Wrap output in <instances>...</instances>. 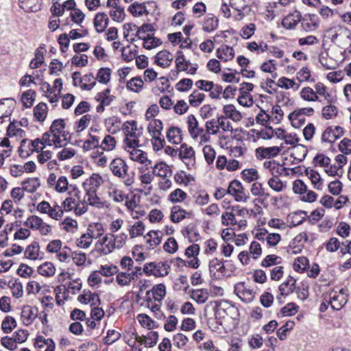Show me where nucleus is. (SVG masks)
<instances>
[{"label": "nucleus", "mask_w": 351, "mask_h": 351, "mask_svg": "<svg viewBox=\"0 0 351 351\" xmlns=\"http://www.w3.org/2000/svg\"><path fill=\"white\" fill-rule=\"evenodd\" d=\"M110 168L115 176L123 179L126 186H130L134 182V177L128 173V165L121 158L114 159L110 163Z\"/></svg>", "instance_id": "f257e3e1"}, {"label": "nucleus", "mask_w": 351, "mask_h": 351, "mask_svg": "<svg viewBox=\"0 0 351 351\" xmlns=\"http://www.w3.org/2000/svg\"><path fill=\"white\" fill-rule=\"evenodd\" d=\"M171 267L167 261L150 262L143 267V271L147 276L153 275L156 277H163L169 274Z\"/></svg>", "instance_id": "f03ea898"}, {"label": "nucleus", "mask_w": 351, "mask_h": 351, "mask_svg": "<svg viewBox=\"0 0 351 351\" xmlns=\"http://www.w3.org/2000/svg\"><path fill=\"white\" fill-rule=\"evenodd\" d=\"M39 145H44V142L38 138L31 141L29 143H28V139H23L19 148V156L22 158H26L34 152H40L45 147L40 148Z\"/></svg>", "instance_id": "7ed1b4c3"}, {"label": "nucleus", "mask_w": 351, "mask_h": 351, "mask_svg": "<svg viewBox=\"0 0 351 351\" xmlns=\"http://www.w3.org/2000/svg\"><path fill=\"white\" fill-rule=\"evenodd\" d=\"M126 238L127 235L125 234H121L117 236L110 234L105 236L101 243V245H104L108 250L104 253L107 254L111 252L115 247H122L125 244V240Z\"/></svg>", "instance_id": "20e7f679"}, {"label": "nucleus", "mask_w": 351, "mask_h": 351, "mask_svg": "<svg viewBox=\"0 0 351 351\" xmlns=\"http://www.w3.org/2000/svg\"><path fill=\"white\" fill-rule=\"evenodd\" d=\"M64 129L65 123L64 119H58L52 122L50 127V132L53 136V143L56 147H62L66 144V143H62V140L60 139V134H62Z\"/></svg>", "instance_id": "39448f33"}, {"label": "nucleus", "mask_w": 351, "mask_h": 351, "mask_svg": "<svg viewBox=\"0 0 351 351\" xmlns=\"http://www.w3.org/2000/svg\"><path fill=\"white\" fill-rule=\"evenodd\" d=\"M227 193L234 195V199L237 202H247L248 196L244 192V188L243 187L240 181L237 180H232L227 189Z\"/></svg>", "instance_id": "423d86ee"}, {"label": "nucleus", "mask_w": 351, "mask_h": 351, "mask_svg": "<svg viewBox=\"0 0 351 351\" xmlns=\"http://www.w3.org/2000/svg\"><path fill=\"white\" fill-rule=\"evenodd\" d=\"M344 134V130L340 126H329L323 132L322 141L333 143Z\"/></svg>", "instance_id": "0eeeda50"}, {"label": "nucleus", "mask_w": 351, "mask_h": 351, "mask_svg": "<svg viewBox=\"0 0 351 351\" xmlns=\"http://www.w3.org/2000/svg\"><path fill=\"white\" fill-rule=\"evenodd\" d=\"M234 291L237 296L245 303L251 302L254 298L255 292L245 287L243 282H240L235 286Z\"/></svg>", "instance_id": "6e6552de"}, {"label": "nucleus", "mask_w": 351, "mask_h": 351, "mask_svg": "<svg viewBox=\"0 0 351 351\" xmlns=\"http://www.w3.org/2000/svg\"><path fill=\"white\" fill-rule=\"evenodd\" d=\"M348 289L342 288L337 295L335 293L330 297V304L333 309L340 310L348 301Z\"/></svg>", "instance_id": "1a4fd4ad"}, {"label": "nucleus", "mask_w": 351, "mask_h": 351, "mask_svg": "<svg viewBox=\"0 0 351 351\" xmlns=\"http://www.w3.org/2000/svg\"><path fill=\"white\" fill-rule=\"evenodd\" d=\"M134 336L135 341H138L141 344H145L147 347H152L156 344L158 335L156 331L152 330L147 333V335L139 336L136 332H132Z\"/></svg>", "instance_id": "9d476101"}, {"label": "nucleus", "mask_w": 351, "mask_h": 351, "mask_svg": "<svg viewBox=\"0 0 351 351\" xmlns=\"http://www.w3.org/2000/svg\"><path fill=\"white\" fill-rule=\"evenodd\" d=\"M301 20V13L299 11L295 10L292 13H289L282 19V25L287 29H293Z\"/></svg>", "instance_id": "9b49d317"}, {"label": "nucleus", "mask_w": 351, "mask_h": 351, "mask_svg": "<svg viewBox=\"0 0 351 351\" xmlns=\"http://www.w3.org/2000/svg\"><path fill=\"white\" fill-rule=\"evenodd\" d=\"M141 267H136L135 271L131 273H125V272H120L117 275V282L121 286H125L130 284V282L134 280L136 277L138 276V274H142L141 273Z\"/></svg>", "instance_id": "f8f14e48"}, {"label": "nucleus", "mask_w": 351, "mask_h": 351, "mask_svg": "<svg viewBox=\"0 0 351 351\" xmlns=\"http://www.w3.org/2000/svg\"><path fill=\"white\" fill-rule=\"evenodd\" d=\"M281 151V147L273 146L269 147H260L256 149V154L259 158H271L277 156Z\"/></svg>", "instance_id": "ddd939ff"}, {"label": "nucleus", "mask_w": 351, "mask_h": 351, "mask_svg": "<svg viewBox=\"0 0 351 351\" xmlns=\"http://www.w3.org/2000/svg\"><path fill=\"white\" fill-rule=\"evenodd\" d=\"M172 60V55L167 50H162L155 56V63L162 68L168 67Z\"/></svg>", "instance_id": "4468645a"}, {"label": "nucleus", "mask_w": 351, "mask_h": 351, "mask_svg": "<svg viewBox=\"0 0 351 351\" xmlns=\"http://www.w3.org/2000/svg\"><path fill=\"white\" fill-rule=\"evenodd\" d=\"M295 282V280L289 276L287 280L282 283L278 287L280 295L287 296L294 292L296 290Z\"/></svg>", "instance_id": "2eb2a0df"}, {"label": "nucleus", "mask_w": 351, "mask_h": 351, "mask_svg": "<svg viewBox=\"0 0 351 351\" xmlns=\"http://www.w3.org/2000/svg\"><path fill=\"white\" fill-rule=\"evenodd\" d=\"M167 138L171 143H180L182 141V130L175 126L170 127L167 132Z\"/></svg>", "instance_id": "dca6fc26"}, {"label": "nucleus", "mask_w": 351, "mask_h": 351, "mask_svg": "<svg viewBox=\"0 0 351 351\" xmlns=\"http://www.w3.org/2000/svg\"><path fill=\"white\" fill-rule=\"evenodd\" d=\"M34 346L37 348H45L44 351H54L55 343L51 339H45L44 337L38 336L36 338Z\"/></svg>", "instance_id": "f3484780"}, {"label": "nucleus", "mask_w": 351, "mask_h": 351, "mask_svg": "<svg viewBox=\"0 0 351 351\" xmlns=\"http://www.w3.org/2000/svg\"><path fill=\"white\" fill-rule=\"evenodd\" d=\"M216 53L217 58L225 62L232 60L234 56L233 48L228 45H224L219 48Z\"/></svg>", "instance_id": "a211bd4d"}, {"label": "nucleus", "mask_w": 351, "mask_h": 351, "mask_svg": "<svg viewBox=\"0 0 351 351\" xmlns=\"http://www.w3.org/2000/svg\"><path fill=\"white\" fill-rule=\"evenodd\" d=\"M219 20L213 14H208L204 19L203 30L206 32H211L218 27Z\"/></svg>", "instance_id": "6ab92c4d"}, {"label": "nucleus", "mask_w": 351, "mask_h": 351, "mask_svg": "<svg viewBox=\"0 0 351 351\" xmlns=\"http://www.w3.org/2000/svg\"><path fill=\"white\" fill-rule=\"evenodd\" d=\"M153 173L157 176L165 178L168 174L171 175V170L165 162H160L153 167Z\"/></svg>", "instance_id": "aec40b11"}, {"label": "nucleus", "mask_w": 351, "mask_h": 351, "mask_svg": "<svg viewBox=\"0 0 351 351\" xmlns=\"http://www.w3.org/2000/svg\"><path fill=\"white\" fill-rule=\"evenodd\" d=\"M223 112L226 116V117H228L234 121H240L242 118L241 112L232 104L224 106Z\"/></svg>", "instance_id": "412c9836"}, {"label": "nucleus", "mask_w": 351, "mask_h": 351, "mask_svg": "<svg viewBox=\"0 0 351 351\" xmlns=\"http://www.w3.org/2000/svg\"><path fill=\"white\" fill-rule=\"evenodd\" d=\"M152 292V295L155 301L160 302L166 294V287L164 284H158L153 287L152 291H147L148 295L149 292Z\"/></svg>", "instance_id": "4be33fe9"}, {"label": "nucleus", "mask_w": 351, "mask_h": 351, "mask_svg": "<svg viewBox=\"0 0 351 351\" xmlns=\"http://www.w3.org/2000/svg\"><path fill=\"white\" fill-rule=\"evenodd\" d=\"M47 114V106L44 102H40L34 108V117L39 121H43Z\"/></svg>", "instance_id": "5701e85b"}, {"label": "nucleus", "mask_w": 351, "mask_h": 351, "mask_svg": "<svg viewBox=\"0 0 351 351\" xmlns=\"http://www.w3.org/2000/svg\"><path fill=\"white\" fill-rule=\"evenodd\" d=\"M162 128V122L159 119H154L153 121L149 123L147 127V130L152 134V137L160 136L161 135Z\"/></svg>", "instance_id": "b1692460"}, {"label": "nucleus", "mask_w": 351, "mask_h": 351, "mask_svg": "<svg viewBox=\"0 0 351 351\" xmlns=\"http://www.w3.org/2000/svg\"><path fill=\"white\" fill-rule=\"evenodd\" d=\"M80 82L82 83L81 88L83 90H90L96 84L95 79L93 73L84 75L80 78Z\"/></svg>", "instance_id": "393cba45"}, {"label": "nucleus", "mask_w": 351, "mask_h": 351, "mask_svg": "<svg viewBox=\"0 0 351 351\" xmlns=\"http://www.w3.org/2000/svg\"><path fill=\"white\" fill-rule=\"evenodd\" d=\"M55 271L56 267L51 262H45L38 267V273L43 276H53Z\"/></svg>", "instance_id": "a878e982"}, {"label": "nucleus", "mask_w": 351, "mask_h": 351, "mask_svg": "<svg viewBox=\"0 0 351 351\" xmlns=\"http://www.w3.org/2000/svg\"><path fill=\"white\" fill-rule=\"evenodd\" d=\"M40 185V180L38 178H28L23 182V189L28 193H34Z\"/></svg>", "instance_id": "bb28decb"}, {"label": "nucleus", "mask_w": 351, "mask_h": 351, "mask_svg": "<svg viewBox=\"0 0 351 351\" xmlns=\"http://www.w3.org/2000/svg\"><path fill=\"white\" fill-rule=\"evenodd\" d=\"M184 237H187L189 242L193 243L197 241L199 238V234L194 225H189L186 227L185 230L182 232Z\"/></svg>", "instance_id": "cd10ccee"}, {"label": "nucleus", "mask_w": 351, "mask_h": 351, "mask_svg": "<svg viewBox=\"0 0 351 351\" xmlns=\"http://www.w3.org/2000/svg\"><path fill=\"white\" fill-rule=\"evenodd\" d=\"M39 248L38 243L36 241L33 242L27 247L25 251V257L31 260H36L38 256Z\"/></svg>", "instance_id": "c85d7f7f"}, {"label": "nucleus", "mask_w": 351, "mask_h": 351, "mask_svg": "<svg viewBox=\"0 0 351 351\" xmlns=\"http://www.w3.org/2000/svg\"><path fill=\"white\" fill-rule=\"evenodd\" d=\"M128 11L134 16H140L143 14H148V12L146 9V6L144 3H134L129 6Z\"/></svg>", "instance_id": "c756f323"}, {"label": "nucleus", "mask_w": 351, "mask_h": 351, "mask_svg": "<svg viewBox=\"0 0 351 351\" xmlns=\"http://www.w3.org/2000/svg\"><path fill=\"white\" fill-rule=\"evenodd\" d=\"M186 210L178 206H175L171 209V220L173 223H179L185 218Z\"/></svg>", "instance_id": "7c9ffc66"}, {"label": "nucleus", "mask_w": 351, "mask_h": 351, "mask_svg": "<svg viewBox=\"0 0 351 351\" xmlns=\"http://www.w3.org/2000/svg\"><path fill=\"white\" fill-rule=\"evenodd\" d=\"M35 317L32 307L27 306L22 309L21 319L24 325L29 326Z\"/></svg>", "instance_id": "2f4dec72"}, {"label": "nucleus", "mask_w": 351, "mask_h": 351, "mask_svg": "<svg viewBox=\"0 0 351 351\" xmlns=\"http://www.w3.org/2000/svg\"><path fill=\"white\" fill-rule=\"evenodd\" d=\"M188 130L191 136L193 139H197V134L195 130L198 129L199 123L193 114H190L187 118Z\"/></svg>", "instance_id": "473e14b6"}, {"label": "nucleus", "mask_w": 351, "mask_h": 351, "mask_svg": "<svg viewBox=\"0 0 351 351\" xmlns=\"http://www.w3.org/2000/svg\"><path fill=\"white\" fill-rule=\"evenodd\" d=\"M300 97L308 101H315L319 99L317 93L310 87L303 88L300 91Z\"/></svg>", "instance_id": "72a5a7b5"}, {"label": "nucleus", "mask_w": 351, "mask_h": 351, "mask_svg": "<svg viewBox=\"0 0 351 351\" xmlns=\"http://www.w3.org/2000/svg\"><path fill=\"white\" fill-rule=\"evenodd\" d=\"M179 157L182 160L195 158V151L192 147H189L184 143L180 146Z\"/></svg>", "instance_id": "f704fd0d"}, {"label": "nucleus", "mask_w": 351, "mask_h": 351, "mask_svg": "<svg viewBox=\"0 0 351 351\" xmlns=\"http://www.w3.org/2000/svg\"><path fill=\"white\" fill-rule=\"evenodd\" d=\"M142 40H144L143 47L148 50L162 45V40L160 38L151 36L150 35H147L145 38H142Z\"/></svg>", "instance_id": "c9c22d12"}, {"label": "nucleus", "mask_w": 351, "mask_h": 351, "mask_svg": "<svg viewBox=\"0 0 351 351\" xmlns=\"http://www.w3.org/2000/svg\"><path fill=\"white\" fill-rule=\"evenodd\" d=\"M36 92L29 89L23 93L21 97V101L25 108H29L33 105L35 100Z\"/></svg>", "instance_id": "e433bc0d"}, {"label": "nucleus", "mask_w": 351, "mask_h": 351, "mask_svg": "<svg viewBox=\"0 0 351 351\" xmlns=\"http://www.w3.org/2000/svg\"><path fill=\"white\" fill-rule=\"evenodd\" d=\"M308 154L307 148L302 145H298L294 147L291 156L299 161H302Z\"/></svg>", "instance_id": "4c0bfd02"}, {"label": "nucleus", "mask_w": 351, "mask_h": 351, "mask_svg": "<svg viewBox=\"0 0 351 351\" xmlns=\"http://www.w3.org/2000/svg\"><path fill=\"white\" fill-rule=\"evenodd\" d=\"M43 222V221L40 217L36 215H32L24 222V225L32 230H38Z\"/></svg>", "instance_id": "58836bf2"}, {"label": "nucleus", "mask_w": 351, "mask_h": 351, "mask_svg": "<svg viewBox=\"0 0 351 351\" xmlns=\"http://www.w3.org/2000/svg\"><path fill=\"white\" fill-rule=\"evenodd\" d=\"M143 85V81L140 77H135L131 79L127 83V88L132 91L138 93L142 88Z\"/></svg>", "instance_id": "ea45409f"}, {"label": "nucleus", "mask_w": 351, "mask_h": 351, "mask_svg": "<svg viewBox=\"0 0 351 351\" xmlns=\"http://www.w3.org/2000/svg\"><path fill=\"white\" fill-rule=\"evenodd\" d=\"M187 197L186 193L180 189H176L169 195V199L173 203L181 202Z\"/></svg>", "instance_id": "a19ab883"}, {"label": "nucleus", "mask_w": 351, "mask_h": 351, "mask_svg": "<svg viewBox=\"0 0 351 351\" xmlns=\"http://www.w3.org/2000/svg\"><path fill=\"white\" fill-rule=\"evenodd\" d=\"M191 297L197 303L203 304L208 300V294L207 291H204L202 289L193 290Z\"/></svg>", "instance_id": "79ce46f5"}, {"label": "nucleus", "mask_w": 351, "mask_h": 351, "mask_svg": "<svg viewBox=\"0 0 351 351\" xmlns=\"http://www.w3.org/2000/svg\"><path fill=\"white\" fill-rule=\"evenodd\" d=\"M130 158L141 164H144L147 160L146 152L137 149H134L131 151Z\"/></svg>", "instance_id": "37998d69"}, {"label": "nucleus", "mask_w": 351, "mask_h": 351, "mask_svg": "<svg viewBox=\"0 0 351 351\" xmlns=\"http://www.w3.org/2000/svg\"><path fill=\"white\" fill-rule=\"evenodd\" d=\"M204 93L194 90L189 97V104L193 107H197L204 101Z\"/></svg>", "instance_id": "c03bdc74"}, {"label": "nucleus", "mask_w": 351, "mask_h": 351, "mask_svg": "<svg viewBox=\"0 0 351 351\" xmlns=\"http://www.w3.org/2000/svg\"><path fill=\"white\" fill-rule=\"evenodd\" d=\"M8 286L12 289V295L16 298H19L23 296V285L21 282L15 280L12 282L11 280L8 282Z\"/></svg>", "instance_id": "a18cd8bd"}, {"label": "nucleus", "mask_w": 351, "mask_h": 351, "mask_svg": "<svg viewBox=\"0 0 351 351\" xmlns=\"http://www.w3.org/2000/svg\"><path fill=\"white\" fill-rule=\"evenodd\" d=\"M111 71L108 68H101L97 75V80L99 83L106 84L110 80Z\"/></svg>", "instance_id": "49530a36"}, {"label": "nucleus", "mask_w": 351, "mask_h": 351, "mask_svg": "<svg viewBox=\"0 0 351 351\" xmlns=\"http://www.w3.org/2000/svg\"><path fill=\"white\" fill-rule=\"evenodd\" d=\"M241 175L242 178L247 182H251L258 179V171L254 169H244Z\"/></svg>", "instance_id": "de8ad7c7"}, {"label": "nucleus", "mask_w": 351, "mask_h": 351, "mask_svg": "<svg viewBox=\"0 0 351 351\" xmlns=\"http://www.w3.org/2000/svg\"><path fill=\"white\" fill-rule=\"evenodd\" d=\"M308 265V259L305 256H300L295 259L294 269L298 272H303Z\"/></svg>", "instance_id": "09e8293b"}, {"label": "nucleus", "mask_w": 351, "mask_h": 351, "mask_svg": "<svg viewBox=\"0 0 351 351\" xmlns=\"http://www.w3.org/2000/svg\"><path fill=\"white\" fill-rule=\"evenodd\" d=\"M90 138L85 141L83 145V149L85 151H89L93 148L99 147V139L97 136L89 134Z\"/></svg>", "instance_id": "8fccbe9b"}, {"label": "nucleus", "mask_w": 351, "mask_h": 351, "mask_svg": "<svg viewBox=\"0 0 351 351\" xmlns=\"http://www.w3.org/2000/svg\"><path fill=\"white\" fill-rule=\"evenodd\" d=\"M267 183L269 187L276 192H280L283 190L284 184L278 176H274L269 179Z\"/></svg>", "instance_id": "3c124183"}, {"label": "nucleus", "mask_w": 351, "mask_h": 351, "mask_svg": "<svg viewBox=\"0 0 351 351\" xmlns=\"http://www.w3.org/2000/svg\"><path fill=\"white\" fill-rule=\"evenodd\" d=\"M116 145V141L114 137L110 135H107L105 136L104 139L101 142V145H99V148L102 149V150H112Z\"/></svg>", "instance_id": "603ef678"}, {"label": "nucleus", "mask_w": 351, "mask_h": 351, "mask_svg": "<svg viewBox=\"0 0 351 351\" xmlns=\"http://www.w3.org/2000/svg\"><path fill=\"white\" fill-rule=\"evenodd\" d=\"M277 85L281 88H284L286 89H289L290 88H295V90L298 89L300 86V85L298 84H296L293 80L285 77H280L278 81Z\"/></svg>", "instance_id": "864d4df0"}, {"label": "nucleus", "mask_w": 351, "mask_h": 351, "mask_svg": "<svg viewBox=\"0 0 351 351\" xmlns=\"http://www.w3.org/2000/svg\"><path fill=\"white\" fill-rule=\"evenodd\" d=\"M203 153L206 162L208 165L213 163L215 158V151L211 145H206L203 148Z\"/></svg>", "instance_id": "5fc2aeb1"}, {"label": "nucleus", "mask_w": 351, "mask_h": 351, "mask_svg": "<svg viewBox=\"0 0 351 351\" xmlns=\"http://www.w3.org/2000/svg\"><path fill=\"white\" fill-rule=\"evenodd\" d=\"M178 243L173 237L169 238L163 245L164 250L169 254L175 253L178 250Z\"/></svg>", "instance_id": "6e6d98bb"}, {"label": "nucleus", "mask_w": 351, "mask_h": 351, "mask_svg": "<svg viewBox=\"0 0 351 351\" xmlns=\"http://www.w3.org/2000/svg\"><path fill=\"white\" fill-rule=\"evenodd\" d=\"M90 120V114H86L82 116L80 119L76 122V132H80L83 131L88 125Z\"/></svg>", "instance_id": "4d7b16f0"}, {"label": "nucleus", "mask_w": 351, "mask_h": 351, "mask_svg": "<svg viewBox=\"0 0 351 351\" xmlns=\"http://www.w3.org/2000/svg\"><path fill=\"white\" fill-rule=\"evenodd\" d=\"M107 335L104 339L105 344L111 345L120 339L121 335L117 330H107Z\"/></svg>", "instance_id": "13d9d810"}, {"label": "nucleus", "mask_w": 351, "mask_h": 351, "mask_svg": "<svg viewBox=\"0 0 351 351\" xmlns=\"http://www.w3.org/2000/svg\"><path fill=\"white\" fill-rule=\"evenodd\" d=\"M337 114V108L333 105H328L323 108L322 116L326 119H330Z\"/></svg>", "instance_id": "bf43d9fd"}, {"label": "nucleus", "mask_w": 351, "mask_h": 351, "mask_svg": "<svg viewBox=\"0 0 351 351\" xmlns=\"http://www.w3.org/2000/svg\"><path fill=\"white\" fill-rule=\"evenodd\" d=\"M330 162V158L323 154H317L313 158L315 165H319L320 167H328Z\"/></svg>", "instance_id": "052dcab7"}, {"label": "nucleus", "mask_w": 351, "mask_h": 351, "mask_svg": "<svg viewBox=\"0 0 351 351\" xmlns=\"http://www.w3.org/2000/svg\"><path fill=\"white\" fill-rule=\"evenodd\" d=\"M278 260H281V258L275 255H267L261 262V266L268 267L272 265L278 264L280 262Z\"/></svg>", "instance_id": "680f3d73"}, {"label": "nucleus", "mask_w": 351, "mask_h": 351, "mask_svg": "<svg viewBox=\"0 0 351 351\" xmlns=\"http://www.w3.org/2000/svg\"><path fill=\"white\" fill-rule=\"evenodd\" d=\"M250 191L254 196H265L266 197L269 196V193H265L262 184L258 182L252 184Z\"/></svg>", "instance_id": "e2e57ef3"}, {"label": "nucleus", "mask_w": 351, "mask_h": 351, "mask_svg": "<svg viewBox=\"0 0 351 351\" xmlns=\"http://www.w3.org/2000/svg\"><path fill=\"white\" fill-rule=\"evenodd\" d=\"M101 275L104 276H111L115 274H118L119 269L116 265H101L99 270Z\"/></svg>", "instance_id": "0e129e2a"}, {"label": "nucleus", "mask_w": 351, "mask_h": 351, "mask_svg": "<svg viewBox=\"0 0 351 351\" xmlns=\"http://www.w3.org/2000/svg\"><path fill=\"white\" fill-rule=\"evenodd\" d=\"M193 86V81L189 78H184L181 80L176 85V89L180 92H185L191 88Z\"/></svg>", "instance_id": "69168bd1"}, {"label": "nucleus", "mask_w": 351, "mask_h": 351, "mask_svg": "<svg viewBox=\"0 0 351 351\" xmlns=\"http://www.w3.org/2000/svg\"><path fill=\"white\" fill-rule=\"evenodd\" d=\"M34 269L25 263H21L16 271V274L23 278L30 277Z\"/></svg>", "instance_id": "338daca9"}, {"label": "nucleus", "mask_w": 351, "mask_h": 351, "mask_svg": "<svg viewBox=\"0 0 351 351\" xmlns=\"http://www.w3.org/2000/svg\"><path fill=\"white\" fill-rule=\"evenodd\" d=\"M339 149L344 154H350L351 153V140L344 138L339 144Z\"/></svg>", "instance_id": "774afa93"}]
</instances>
